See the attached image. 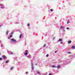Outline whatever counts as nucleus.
<instances>
[{"mask_svg":"<svg viewBox=\"0 0 75 75\" xmlns=\"http://www.w3.org/2000/svg\"><path fill=\"white\" fill-rule=\"evenodd\" d=\"M28 54V50H26L25 52L24 53V55H25V57H27L28 58H30V57H31V55H29L28 56H27Z\"/></svg>","mask_w":75,"mask_h":75,"instance_id":"1","label":"nucleus"},{"mask_svg":"<svg viewBox=\"0 0 75 75\" xmlns=\"http://www.w3.org/2000/svg\"><path fill=\"white\" fill-rule=\"evenodd\" d=\"M1 7V8H2V9H3V8H4V4H0V7Z\"/></svg>","mask_w":75,"mask_h":75,"instance_id":"2","label":"nucleus"},{"mask_svg":"<svg viewBox=\"0 0 75 75\" xmlns=\"http://www.w3.org/2000/svg\"><path fill=\"white\" fill-rule=\"evenodd\" d=\"M11 41H12L13 42H16V40L13 38L11 39Z\"/></svg>","mask_w":75,"mask_h":75,"instance_id":"3","label":"nucleus"},{"mask_svg":"<svg viewBox=\"0 0 75 75\" xmlns=\"http://www.w3.org/2000/svg\"><path fill=\"white\" fill-rule=\"evenodd\" d=\"M2 57H3L4 59H6V58H7L6 56L4 55L2 56Z\"/></svg>","mask_w":75,"mask_h":75,"instance_id":"4","label":"nucleus"},{"mask_svg":"<svg viewBox=\"0 0 75 75\" xmlns=\"http://www.w3.org/2000/svg\"><path fill=\"white\" fill-rule=\"evenodd\" d=\"M65 28V27L64 26H61L60 27V29H64Z\"/></svg>","mask_w":75,"mask_h":75,"instance_id":"5","label":"nucleus"},{"mask_svg":"<svg viewBox=\"0 0 75 75\" xmlns=\"http://www.w3.org/2000/svg\"><path fill=\"white\" fill-rule=\"evenodd\" d=\"M37 73L38 74V75H40V72L38 71H36Z\"/></svg>","mask_w":75,"mask_h":75,"instance_id":"6","label":"nucleus"},{"mask_svg":"<svg viewBox=\"0 0 75 75\" xmlns=\"http://www.w3.org/2000/svg\"><path fill=\"white\" fill-rule=\"evenodd\" d=\"M52 68H55L56 66L54 65H52Z\"/></svg>","mask_w":75,"mask_h":75,"instance_id":"7","label":"nucleus"},{"mask_svg":"<svg viewBox=\"0 0 75 75\" xmlns=\"http://www.w3.org/2000/svg\"><path fill=\"white\" fill-rule=\"evenodd\" d=\"M59 41H62V39H59V40H58Z\"/></svg>","mask_w":75,"mask_h":75,"instance_id":"8","label":"nucleus"},{"mask_svg":"<svg viewBox=\"0 0 75 75\" xmlns=\"http://www.w3.org/2000/svg\"><path fill=\"white\" fill-rule=\"evenodd\" d=\"M72 49H75V46H73L72 47Z\"/></svg>","mask_w":75,"mask_h":75,"instance_id":"9","label":"nucleus"},{"mask_svg":"<svg viewBox=\"0 0 75 75\" xmlns=\"http://www.w3.org/2000/svg\"><path fill=\"white\" fill-rule=\"evenodd\" d=\"M68 43L69 44H71V40H69L68 41Z\"/></svg>","mask_w":75,"mask_h":75,"instance_id":"10","label":"nucleus"},{"mask_svg":"<svg viewBox=\"0 0 75 75\" xmlns=\"http://www.w3.org/2000/svg\"><path fill=\"white\" fill-rule=\"evenodd\" d=\"M42 75H47V73H44L42 74Z\"/></svg>","mask_w":75,"mask_h":75,"instance_id":"11","label":"nucleus"},{"mask_svg":"<svg viewBox=\"0 0 75 75\" xmlns=\"http://www.w3.org/2000/svg\"><path fill=\"white\" fill-rule=\"evenodd\" d=\"M57 68H60V66L58 65V66L57 67Z\"/></svg>","mask_w":75,"mask_h":75,"instance_id":"12","label":"nucleus"},{"mask_svg":"<svg viewBox=\"0 0 75 75\" xmlns=\"http://www.w3.org/2000/svg\"><path fill=\"white\" fill-rule=\"evenodd\" d=\"M32 70H33L34 69V67L33 66L32 67Z\"/></svg>","mask_w":75,"mask_h":75,"instance_id":"13","label":"nucleus"},{"mask_svg":"<svg viewBox=\"0 0 75 75\" xmlns=\"http://www.w3.org/2000/svg\"><path fill=\"white\" fill-rule=\"evenodd\" d=\"M8 61H6L5 62V63H6V64H7V63H8Z\"/></svg>","mask_w":75,"mask_h":75,"instance_id":"14","label":"nucleus"},{"mask_svg":"<svg viewBox=\"0 0 75 75\" xmlns=\"http://www.w3.org/2000/svg\"><path fill=\"white\" fill-rule=\"evenodd\" d=\"M8 32H9L8 31H7L6 33V35H7V34H8Z\"/></svg>","mask_w":75,"mask_h":75,"instance_id":"15","label":"nucleus"},{"mask_svg":"<svg viewBox=\"0 0 75 75\" xmlns=\"http://www.w3.org/2000/svg\"><path fill=\"white\" fill-rule=\"evenodd\" d=\"M21 36H22V35L21 34L20 36V38H21Z\"/></svg>","mask_w":75,"mask_h":75,"instance_id":"16","label":"nucleus"},{"mask_svg":"<svg viewBox=\"0 0 75 75\" xmlns=\"http://www.w3.org/2000/svg\"><path fill=\"white\" fill-rule=\"evenodd\" d=\"M55 39V37H53V40H54Z\"/></svg>","mask_w":75,"mask_h":75,"instance_id":"17","label":"nucleus"},{"mask_svg":"<svg viewBox=\"0 0 75 75\" xmlns=\"http://www.w3.org/2000/svg\"><path fill=\"white\" fill-rule=\"evenodd\" d=\"M69 20H68V21L67 23V24H69Z\"/></svg>","mask_w":75,"mask_h":75,"instance_id":"18","label":"nucleus"},{"mask_svg":"<svg viewBox=\"0 0 75 75\" xmlns=\"http://www.w3.org/2000/svg\"><path fill=\"white\" fill-rule=\"evenodd\" d=\"M67 53H68V54H71V52H68Z\"/></svg>","mask_w":75,"mask_h":75,"instance_id":"19","label":"nucleus"},{"mask_svg":"<svg viewBox=\"0 0 75 75\" xmlns=\"http://www.w3.org/2000/svg\"><path fill=\"white\" fill-rule=\"evenodd\" d=\"M2 59H3L2 58L0 57V61L2 60Z\"/></svg>","mask_w":75,"mask_h":75,"instance_id":"20","label":"nucleus"},{"mask_svg":"<svg viewBox=\"0 0 75 75\" xmlns=\"http://www.w3.org/2000/svg\"><path fill=\"white\" fill-rule=\"evenodd\" d=\"M13 69V67H12L11 68V70H12Z\"/></svg>","mask_w":75,"mask_h":75,"instance_id":"21","label":"nucleus"},{"mask_svg":"<svg viewBox=\"0 0 75 75\" xmlns=\"http://www.w3.org/2000/svg\"><path fill=\"white\" fill-rule=\"evenodd\" d=\"M48 56H49V55L48 54H47L46 55L47 57H48Z\"/></svg>","mask_w":75,"mask_h":75,"instance_id":"22","label":"nucleus"},{"mask_svg":"<svg viewBox=\"0 0 75 75\" xmlns=\"http://www.w3.org/2000/svg\"><path fill=\"white\" fill-rule=\"evenodd\" d=\"M30 26V24L29 23L28 24V26L29 27Z\"/></svg>","mask_w":75,"mask_h":75,"instance_id":"23","label":"nucleus"},{"mask_svg":"<svg viewBox=\"0 0 75 75\" xmlns=\"http://www.w3.org/2000/svg\"><path fill=\"white\" fill-rule=\"evenodd\" d=\"M31 66H32V67H33V63H31Z\"/></svg>","mask_w":75,"mask_h":75,"instance_id":"24","label":"nucleus"},{"mask_svg":"<svg viewBox=\"0 0 75 75\" xmlns=\"http://www.w3.org/2000/svg\"><path fill=\"white\" fill-rule=\"evenodd\" d=\"M12 37V35H10V38H11V37Z\"/></svg>","mask_w":75,"mask_h":75,"instance_id":"25","label":"nucleus"},{"mask_svg":"<svg viewBox=\"0 0 75 75\" xmlns=\"http://www.w3.org/2000/svg\"><path fill=\"white\" fill-rule=\"evenodd\" d=\"M11 55H12L13 54V52H11Z\"/></svg>","mask_w":75,"mask_h":75,"instance_id":"26","label":"nucleus"},{"mask_svg":"<svg viewBox=\"0 0 75 75\" xmlns=\"http://www.w3.org/2000/svg\"><path fill=\"white\" fill-rule=\"evenodd\" d=\"M45 46H46V45H44L43 46V47H45Z\"/></svg>","mask_w":75,"mask_h":75,"instance_id":"27","label":"nucleus"},{"mask_svg":"<svg viewBox=\"0 0 75 75\" xmlns=\"http://www.w3.org/2000/svg\"><path fill=\"white\" fill-rule=\"evenodd\" d=\"M53 10H52V9H50V11H53Z\"/></svg>","mask_w":75,"mask_h":75,"instance_id":"28","label":"nucleus"},{"mask_svg":"<svg viewBox=\"0 0 75 75\" xmlns=\"http://www.w3.org/2000/svg\"><path fill=\"white\" fill-rule=\"evenodd\" d=\"M66 29H67V30H69V28H66Z\"/></svg>","mask_w":75,"mask_h":75,"instance_id":"29","label":"nucleus"},{"mask_svg":"<svg viewBox=\"0 0 75 75\" xmlns=\"http://www.w3.org/2000/svg\"><path fill=\"white\" fill-rule=\"evenodd\" d=\"M28 74V72H26V74Z\"/></svg>","mask_w":75,"mask_h":75,"instance_id":"30","label":"nucleus"},{"mask_svg":"<svg viewBox=\"0 0 75 75\" xmlns=\"http://www.w3.org/2000/svg\"><path fill=\"white\" fill-rule=\"evenodd\" d=\"M49 75H52V74L51 73H50Z\"/></svg>","mask_w":75,"mask_h":75,"instance_id":"31","label":"nucleus"},{"mask_svg":"<svg viewBox=\"0 0 75 75\" xmlns=\"http://www.w3.org/2000/svg\"><path fill=\"white\" fill-rule=\"evenodd\" d=\"M12 34H13V33H11V35H12Z\"/></svg>","mask_w":75,"mask_h":75,"instance_id":"32","label":"nucleus"},{"mask_svg":"<svg viewBox=\"0 0 75 75\" xmlns=\"http://www.w3.org/2000/svg\"><path fill=\"white\" fill-rule=\"evenodd\" d=\"M8 39H10V37H9V36L8 37Z\"/></svg>","mask_w":75,"mask_h":75,"instance_id":"33","label":"nucleus"},{"mask_svg":"<svg viewBox=\"0 0 75 75\" xmlns=\"http://www.w3.org/2000/svg\"><path fill=\"white\" fill-rule=\"evenodd\" d=\"M55 53H57V51H55L54 52Z\"/></svg>","mask_w":75,"mask_h":75,"instance_id":"34","label":"nucleus"},{"mask_svg":"<svg viewBox=\"0 0 75 75\" xmlns=\"http://www.w3.org/2000/svg\"><path fill=\"white\" fill-rule=\"evenodd\" d=\"M18 22H17L16 23V24H18Z\"/></svg>","mask_w":75,"mask_h":75,"instance_id":"35","label":"nucleus"},{"mask_svg":"<svg viewBox=\"0 0 75 75\" xmlns=\"http://www.w3.org/2000/svg\"><path fill=\"white\" fill-rule=\"evenodd\" d=\"M61 44H62V42H60Z\"/></svg>","mask_w":75,"mask_h":75,"instance_id":"36","label":"nucleus"},{"mask_svg":"<svg viewBox=\"0 0 75 75\" xmlns=\"http://www.w3.org/2000/svg\"><path fill=\"white\" fill-rule=\"evenodd\" d=\"M1 47H3V46H2V45H1Z\"/></svg>","mask_w":75,"mask_h":75,"instance_id":"37","label":"nucleus"},{"mask_svg":"<svg viewBox=\"0 0 75 75\" xmlns=\"http://www.w3.org/2000/svg\"><path fill=\"white\" fill-rule=\"evenodd\" d=\"M36 64V65H37V64Z\"/></svg>","mask_w":75,"mask_h":75,"instance_id":"38","label":"nucleus"},{"mask_svg":"<svg viewBox=\"0 0 75 75\" xmlns=\"http://www.w3.org/2000/svg\"><path fill=\"white\" fill-rule=\"evenodd\" d=\"M0 27H1V26H0Z\"/></svg>","mask_w":75,"mask_h":75,"instance_id":"39","label":"nucleus"},{"mask_svg":"<svg viewBox=\"0 0 75 75\" xmlns=\"http://www.w3.org/2000/svg\"><path fill=\"white\" fill-rule=\"evenodd\" d=\"M16 58V59H17V58Z\"/></svg>","mask_w":75,"mask_h":75,"instance_id":"40","label":"nucleus"}]
</instances>
